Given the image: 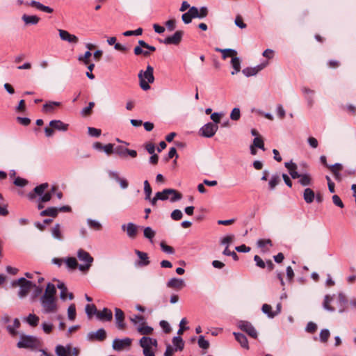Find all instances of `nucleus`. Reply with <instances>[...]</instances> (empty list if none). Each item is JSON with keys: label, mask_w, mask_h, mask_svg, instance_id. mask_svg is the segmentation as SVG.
<instances>
[{"label": "nucleus", "mask_w": 356, "mask_h": 356, "mask_svg": "<svg viewBox=\"0 0 356 356\" xmlns=\"http://www.w3.org/2000/svg\"><path fill=\"white\" fill-rule=\"evenodd\" d=\"M140 86L143 90L150 89L149 83L154 81V67L149 65L147 66L146 70H140L138 73Z\"/></svg>", "instance_id": "nucleus-1"}, {"label": "nucleus", "mask_w": 356, "mask_h": 356, "mask_svg": "<svg viewBox=\"0 0 356 356\" xmlns=\"http://www.w3.org/2000/svg\"><path fill=\"white\" fill-rule=\"evenodd\" d=\"M17 346L19 348L35 349L41 346V342L34 336L22 334L20 340L17 343Z\"/></svg>", "instance_id": "nucleus-2"}, {"label": "nucleus", "mask_w": 356, "mask_h": 356, "mask_svg": "<svg viewBox=\"0 0 356 356\" xmlns=\"http://www.w3.org/2000/svg\"><path fill=\"white\" fill-rule=\"evenodd\" d=\"M40 302L43 312L45 314L56 313L58 311V307L56 298L42 296Z\"/></svg>", "instance_id": "nucleus-3"}, {"label": "nucleus", "mask_w": 356, "mask_h": 356, "mask_svg": "<svg viewBox=\"0 0 356 356\" xmlns=\"http://www.w3.org/2000/svg\"><path fill=\"white\" fill-rule=\"evenodd\" d=\"M77 257L81 261L85 263V264L79 265V269L82 272L88 271L94 261L93 257L90 254L89 252L84 250L83 249H79L78 250Z\"/></svg>", "instance_id": "nucleus-4"}, {"label": "nucleus", "mask_w": 356, "mask_h": 356, "mask_svg": "<svg viewBox=\"0 0 356 356\" xmlns=\"http://www.w3.org/2000/svg\"><path fill=\"white\" fill-rule=\"evenodd\" d=\"M13 286H19L20 289L19 291V296L21 298L25 297L30 290L33 288V286H35V284H33L32 282L26 280L24 277H21L18 279L17 280H15L13 282Z\"/></svg>", "instance_id": "nucleus-5"}, {"label": "nucleus", "mask_w": 356, "mask_h": 356, "mask_svg": "<svg viewBox=\"0 0 356 356\" xmlns=\"http://www.w3.org/2000/svg\"><path fill=\"white\" fill-rule=\"evenodd\" d=\"M157 198L161 200H166L169 198V195H172L170 197L171 202L177 201L182 197V195L179 191L172 189V188H166L161 192H157L156 193Z\"/></svg>", "instance_id": "nucleus-6"}, {"label": "nucleus", "mask_w": 356, "mask_h": 356, "mask_svg": "<svg viewBox=\"0 0 356 356\" xmlns=\"http://www.w3.org/2000/svg\"><path fill=\"white\" fill-rule=\"evenodd\" d=\"M237 326L241 331L245 332L249 337L253 339L257 338V332L250 322L247 321H239L237 323Z\"/></svg>", "instance_id": "nucleus-7"}, {"label": "nucleus", "mask_w": 356, "mask_h": 356, "mask_svg": "<svg viewBox=\"0 0 356 356\" xmlns=\"http://www.w3.org/2000/svg\"><path fill=\"white\" fill-rule=\"evenodd\" d=\"M218 127L213 122H208L200 129V135L205 138H211L215 135Z\"/></svg>", "instance_id": "nucleus-8"}, {"label": "nucleus", "mask_w": 356, "mask_h": 356, "mask_svg": "<svg viewBox=\"0 0 356 356\" xmlns=\"http://www.w3.org/2000/svg\"><path fill=\"white\" fill-rule=\"evenodd\" d=\"M183 35V31H177L173 35L166 37L163 40H159V42L165 44L178 45L181 42Z\"/></svg>", "instance_id": "nucleus-9"}, {"label": "nucleus", "mask_w": 356, "mask_h": 356, "mask_svg": "<svg viewBox=\"0 0 356 356\" xmlns=\"http://www.w3.org/2000/svg\"><path fill=\"white\" fill-rule=\"evenodd\" d=\"M268 62L266 61V62L262 63L254 67H248L244 68L242 70V72L247 77L254 76L259 72H260L261 70L265 68L268 65Z\"/></svg>", "instance_id": "nucleus-10"}, {"label": "nucleus", "mask_w": 356, "mask_h": 356, "mask_svg": "<svg viewBox=\"0 0 356 356\" xmlns=\"http://www.w3.org/2000/svg\"><path fill=\"white\" fill-rule=\"evenodd\" d=\"M87 337L91 341H103L106 338V332L104 329L100 328L95 332H91L88 333Z\"/></svg>", "instance_id": "nucleus-11"}, {"label": "nucleus", "mask_w": 356, "mask_h": 356, "mask_svg": "<svg viewBox=\"0 0 356 356\" xmlns=\"http://www.w3.org/2000/svg\"><path fill=\"white\" fill-rule=\"evenodd\" d=\"M131 344V339L130 338H125L123 339H115L113 341V348L115 350L120 351L124 348L129 347Z\"/></svg>", "instance_id": "nucleus-12"}, {"label": "nucleus", "mask_w": 356, "mask_h": 356, "mask_svg": "<svg viewBox=\"0 0 356 356\" xmlns=\"http://www.w3.org/2000/svg\"><path fill=\"white\" fill-rule=\"evenodd\" d=\"M48 187V183H43L40 184L39 186H37L36 187L34 188L33 191L30 192L28 194L29 199L33 200L36 197L37 195L40 197L44 193V191L47 189Z\"/></svg>", "instance_id": "nucleus-13"}, {"label": "nucleus", "mask_w": 356, "mask_h": 356, "mask_svg": "<svg viewBox=\"0 0 356 356\" xmlns=\"http://www.w3.org/2000/svg\"><path fill=\"white\" fill-rule=\"evenodd\" d=\"M58 32L60 39L63 41L73 44H76L79 42V38L75 35L70 34L65 30L59 29Z\"/></svg>", "instance_id": "nucleus-14"}, {"label": "nucleus", "mask_w": 356, "mask_h": 356, "mask_svg": "<svg viewBox=\"0 0 356 356\" xmlns=\"http://www.w3.org/2000/svg\"><path fill=\"white\" fill-rule=\"evenodd\" d=\"M115 316L116 320L117 327L120 330H124L126 325L124 322V314L121 309L115 308Z\"/></svg>", "instance_id": "nucleus-15"}, {"label": "nucleus", "mask_w": 356, "mask_h": 356, "mask_svg": "<svg viewBox=\"0 0 356 356\" xmlns=\"http://www.w3.org/2000/svg\"><path fill=\"white\" fill-rule=\"evenodd\" d=\"M135 254L139 257L140 260L137 261L136 265L140 267L147 266L150 264L148 255L146 252L135 250Z\"/></svg>", "instance_id": "nucleus-16"}, {"label": "nucleus", "mask_w": 356, "mask_h": 356, "mask_svg": "<svg viewBox=\"0 0 356 356\" xmlns=\"http://www.w3.org/2000/svg\"><path fill=\"white\" fill-rule=\"evenodd\" d=\"M122 229L126 230L128 236L131 238H135L138 233V227L132 222H129L127 225H123Z\"/></svg>", "instance_id": "nucleus-17"}, {"label": "nucleus", "mask_w": 356, "mask_h": 356, "mask_svg": "<svg viewBox=\"0 0 356 356\" xmlns=\"http://www.w3.org/2000/svg\"><path fill=\"white\" fill-rule=\"evenodd\" d=\"M167 286L176 290H181L185 286V283L182 279L174 277L167 282Z\"/></svg>", "instance_id": "nucleus-18"}, {"label": "nucleus", "mask_w": 356, "mask_h": 356, "mask_svg": "<svg viewBox=\"0 0 356 356\" xmlns=\"http://www.w3.org/2000/svg\"><path fill=\"white\" fill-rule=\"evenodd\" d=\"M97 317L102 321H111L113 318V313L108 308H104L102 311L97 312Z\"/></svg>", "instance_id": "nucleus-19"}, {"label": "nucleus", "mask_w": 356, "mask_h": 356, "mask_svg": "<svg viewBox=\"0 0 356 356\" xmlns=\"http://www.w3.org/2000/svg\"><path fill=\"white\" fill-rule=\"evenodd\" d=\"M49 126L55 130L66 131L68 130L69 124H65L59 120H53L50 121Z\"/></svg>", "instance_id": "nucleus-20"}, {"label": "nucleus", "mask_w": 356, "mask_h": 356, "mask_svg": "<svg viewBox=\"0 0 356 356\" xmlns=\"http://www.w3.org/2000/svg\"><path fill=\"white\" fill-rule=\"evenodd\" d=\"M26 5L35 7V8L47 13H52L54 12L53 8L44 6L40 2L36 1L35 0H32L30 3H26Z\"/></svg>", "instance_id": "nucleus-21"}, {"label": "nucleus", "mask_w": 356, "mask_h": 356, "mask_svg": "<svg viewBox=\"0 0 356 356\" xmlns=\"http://www.w3.org/2000/svg\"><path fill=\"white\" fill-rule=\"evenodd\" d=\"M140 345L143 349L149 348L150 346H157V341L148 337H143L140 340Z\"/></svg>", "instance_id": "nucleus-22"}, {"label": "nucleus", "mask_w": 356, "mask_h": 356, "mask_svg": "<svg viewBox=\"0 0 356 356\" xmlns=\"http://www.w3.org/2000/svg\"><path fill=\"white\" fill-rule=\"evenodd\" d=\"M216 52L222 53V59H226L228 57L233 58L237 55V51L232 49H220L218 47L215 48Z\"/></svg>", "instance_id": "nucleus-23"}, {"label": "nucleus", "mask_w": 356, "mask_h": 356, "mask_svg": "<svg viewBox=\"0 0 356 356\" xmlns=\"http://www.w3.org/2000/svg\"><path fill=\"white\" fill-rule=\"evenodd\" d=\"M72 348L70 346L66 347L62 345H58L56 347L55 351L58 356H70Z\"/></svg>", "instance_id": "nucleus-24"}, {"label": "nucleus", "mask_w": 356, "mask_h": 356, "mask_svg": "<svg viewBox=\"0 0 356 356\" xmlns=\"http://www.w3.org/2000/svg\"><path fill=\"white\" fill-rule=\"evenodd\" d=\"M321 163L326 168H329L332 173L339 172L343 168L341 163H335L332 165H329L327 163L326 157H321Z\"/></svg>", "instance_id": "nucleus-25"}, {"label": "nucleus", "mask_w": 356, "mask_h": 356, "mask_svg": "<svg viewBox=\"0 0 356 356\" xmlns=\"http://www.w3.org/2000/svg\"><path fill=\"white\" fill-rule=\"evenodd\" d=\"M235 339L241 344V346L247 350L249 349V344L247 337L242 333L234 332Z\"/></svg>", "instance_id": "nucleus-26"}, {"label": "nucleus", "mask_w": 356, "mask_h": 356, "mask_svg": "<svg viewBox=\"0 0 356 356\" xmlns=\"http://www.w3.org/2000/svg\"><path fill=\"white\" fill-rule=\"evenodd\" d=\"M108 175L111 178L115 179L122 188H127L128 187L129 184L127 179L120 177L118 172L108 171Z\"/></svg>", "instance_id": "nucleus-27"}, {"label": "nucleus", "mask_w": 356, "mask_h": 356, "mask_svg": "<svg viewBox=\"0 0 356 356\" xmlns=\"http://www.w3.org/2000/svg\"><path fill=\"white\" fill-rule=\"evenodd\" d=\"M195 18L203 19L205 18L209 14V9L206 6H202L198 9L195 6H193Z\"/></svg>", "instance_id": "nucleus-28"}, {"label": "nucleus", "mask_w": 356, "mask_h": 356, "mask_svg": "<svg viewBox=\"0 0 356 356\" xmlns=\"http://www.w3.org/2000/svg\"><path fill=\"white\" fill-rule=\"evenodd\" d=\"M60 105L61 103L59 102H48L43 105L42 111L45 113H52L56 107H58Z\"/></svg>", "instance_id": "nucleus-29"}, {"label": "nucleus", "mask_w": 356, "mask_h": 356, "mask_svg": "<svg viewBox=\"0 0 356 356\" xmlns=\"http://www.w3.org/2000/svg\"><path fill=\"white\" fill-rule=\"evenodd\" d=\"M303 198L306 203L311 204L314 200L315 193L310 188H307L304 191Z\"/></svg>", "instance_id": "nucleus-30"}, {"label": "nucleus", "mask_w": 356, "mask_h": 356, "mask_svg": "<svg viewBox=\"0 0 356 356\" xmlns=\"http://www.w3.org/2000/svg\"><path fill=\"white\" fill-rule=\"evenodd\" d=\"M195 18L193 7L191 6L190 9L181 16L182 21L184 24H188L192 22V19Z\"/></svg>", "instance_id": "nucleus-31"}, {"label": "nucleus", "mask_w": 356, "mask_h": 356, "mask_svg": "<svg viewBox=\"0 0 356 356\" xmlns=\"http://www.w3.org/2000/svg\"><path fill=\"white\" fill-rule=\"evenodd\" d=\"M56 289L55 285L51 282H49L47 285L46 289L42 296L52 297V298H56Z\"/></svg>", "instance_id": "nucleus-32"}, {"label": "nucleus", "mask_w": 356, "mask_h": 356, "mask_svg": "<svg viewBox=\"0 0 356 356\" xmlns=\"http://www.w3.org/2000/svg\"><path fill=\"white\" fill-rule=\"evenodd\" d=\"M40 215L41 216H50L52 218H56L58 216L57 207H48L46 209L42 211Z\"/></svg>", "instance_id": "nucleus-33"}, {"label": "nucleus", "mask_w": 356, "mask_h": 356, "mask_svg": "<svg viewBox=\"0 0 356 356\" xmlns=\"http://www.w3.org/2000/svg\"><path fill=\"white\" fill-rule=\"evenodd\" d=\"M231 65L234 69V71H232L231 72V74L232 75H234L240 72V70H241V60L238 57H236V56H234L233 58H232Z\"/></svg>", "instance_id": "nucleus-34"}, {"label": "nucleus", "mask_w": 356, "mask_h": 356, "mask_svg": "<svg viewBox=\"0 0 356 356\" xmlns=\"http://www.w3.org/2000/svg\"><path fill=\"white\" fill-rule=\"evenodd\" d=\"M129 143H123V145H120L114 147L113 154L118 156H127V152L128 149L126 147Z\"/></svg>", "instance_id": "nucleus-35"}, {"label": "nucleus", "mask_w": 356, "mask_h": 356, "mask_svg": "<svg viewBox=\"0 0 356 356\" xmlns=\"http://www.w3.org/2000/svg\"><path fill=\"white\" fill-rule=\"evenodd\" d=\"M153 328L147 325L144 321L138 327V332L143 335L151 334L153 332Z\"/></svg>", "instance_id": "nucleus-36"}, {"label": "nucleus", "mask_w": 356, "mask_h": 356, "mask_svg": "<svg viewBox=\"0 0 356 356\" xmlns=\"http://www.w3.org/2000/svg\"><path fill=\"white\" fill-rule=\"evenodd\" d=\"M22 19L26 24H37L39 21L40 18L36 15H28L24 14L22 16Z\"/></svg>", "instance_id": "nucleus-37"}, {"label": "nucleus", "mask_w": 356, "mask_h": 356, "mask_svg": "<svg viewBox=\"0 0 356 356\" xmlns=\"http://www.w3.org/2000/svg\"><path fill=\"white\" fill-rule=\"evenodd\" d=\"M67 267L70 270H75L79 268V264L75 257H67L65 259Z\"/></svg>", "instance_id": "nucleus-38"}, {"label": "nucleus", "mask_w": 356, "mask_h": 356, "mask_svg": "<svg viewBox=\"0 0 356 356\" xmlns=\"http://www.w3.org/2000/svg\"><path fill=\"white\" fill-rule=\"evenodd\" d=\"M172 343L175 346V350L181 351L184 348V341L179 336L173 337Z\"/></svg>", "instance_id": "nucleus-39"}, {"label": "nucleus", "mask_w": 356, "mask_h": 356, "mask_svg": "<svg viewBox=\"0 0 356 356\" xmlns=\"http://www.w3.org/2000/svg\"><path fill=\"white\" fill-rule=\"evenodd\" d=\"M338 302L340 307L339 312H343L345 309V307H346V305L348 303V300L346 296L340 293L338 295Z\"/></svg>", "instance_id": "nucleus-40"}, {"label": "nucleus", "mask_w": 356, "mask_h": 356, "mask_svg": "<svg viewBox=\"0 0 356 356\" xmlns=\"http://www.w3.org/2000/svg\"><path fill=\"white\" fill-rule=\"evenodd\" d=\"M332 300V297L330 295H326L324 298V301L323 303V307L325 309L334 312L335 310L334 307L330 305V302Z\"/></svg>", "instance_id": "nucleus-41"}, {"label": "nucleus", "mask_w": 356, "mask_h": 356, "mask_svg": "<svg viewBox=\"0 0 356 356\" xmlns=\"http://www.w3.org/2000/svg\"><path fill=\"white\" fill-rule=\"evenodd\" d=\"M26 322L32 327H36L38 325L40 318L33 314H30L26 318Z\"/></svg>", "instance_id": "nucleus-42"}, {"label": "nucleus", "mask_w": 356, "mask_h": 356, "mask_svg": "<svg viewBox=\"0 0 356 356\" xmlns=\"http://www.w3.org/2000/svg\"><path fill=\"white\" fill-rule=\"evenodd\" d=\"M261 310L264 314H267L269 318H274L276 316V313H274L271 306L268 304H264Z\"/></svg>", "instance_id": "nucleus-43"}, {"label": "nucleus", "mask_w": 356, "mask_h": 356, "mask_svg": "<svg viewBox=\"0 0 356 356\" xmlns=\"http://www.w3.org/2000/svg\"><path fill=\"white\" fill-rule=\"evenodd\" d=\"M67 315L69 320L73 321L76 318V306L75 305L71 304L67 309Z\"/></svg>", "instance_id": "nucleus-44"}, {"label": "nucleus", "mask_w": 356, "mask_h": 356, "mask_svg": "<svg viewBox=\"0 0 356 356\" xmlns=\"http://www.w3.org/2000/svg\"><path fill=\"white\" fill-rule=\"evenodd\" d=\"M57 287L60 289V298L61 300H65L67 298V288L63 282L58 284Z\"/></svg>", "instance_id": "nucleus-45"}, {"label": "nucleus", "mask_w": 356, "mask_h": 356, "mask_svg": "<svg viewBox=\"0 0 356 356\" xmlns=\"http://www.w3.org/2000/svg\"><path fill=\"white\" fill-rule=\"evenodd\" d=\"M299 182L302 186H309L312 182L311 177L307 174L301 175L300 177Z\"/></svg>", "instance_id": "nucleus-46"}, {"label": "nucleus", "mask_w": 356, "mask_h": 356, "mask_svg": "<svg viewBox=\"0 0 356 356\" xmlns=\"http://www.w3.org/2000/svg\"><path fill=\"white\" fill-rule=\"evenodd\" d=\"M52 235L54 238L61 240L63 238V235L60 231V226L59 224H56L51 230Z\"/></svg>", "instance_id": "nucleus-47"}, {"label": "nucleus", "mask_w": 356, "mask_h": 356, "mask_svg": "<svg viewBox=\"0 0 356 356\" xmlns=\"http://www.w3.org/2000/svg\"><path fill=\"white\" fill-rule=\"evenodd\" d=\"M280 178L279 175H273L268 183L269 189L273 190L276 187V186L280 183Z\"/></svg>", "instance_id": "nucleus-48"}, {"label": "nucleus", "mask_w": 356, "mask_h": 356, "mask_svg": "<svg viewBox=\"0 0 356 356\" xmlns=\"http://www.w3.org/2000/svg\"><path fill=\"white\" fill-rule=\"evenodd\" d=\"M143 47H140V44L136 46L134 49V53L136 56L143 55L145 57H148L150 55L149 51H145L143 49Z\"/></svg>", "instance_id": "nucleus-49"}, {"label": "nucleus", "mask_w": 356, "mask_h": 356, "mask_svg": "<svg viewBox=\"0 0 356 356\" xmlns=\"http://www.w3.org/2000/svg\"><path fill=\"white\" fill-rule=\"evenodd\" d=\"M144 236L148 238L149 241H152L153 238L155 236V232L150 227H147L144 229L143 231Z\"/></svg>", "instance_id": "nucleus-50"}, {"label": "nucleus", "mask_w": 356, "mask_h": 356, "mask_svg": "<svg viewBox=\"0 0 356 356\" xmlns=\"http://www.w3.org/2000/svg\"><path fill=\"white\" fill-rule=\"evenodd\" d=\"M152 188L147 180L144 181V192L145 194V200H149L152 195Z\"/></svg>", "instance_id": "nucleus-51"}, {"label": "nucleus", "mask_w": 356, "mask_h": 356, "mask_svg": "<svg viewBox=\"0 0 356 356\" xmlns=\"http://www.w3.org/2000/svg\"><path fill=\"white\" fill-rule=\"evenodd\" d=\"M330 337V332L327 329H323L320 332V341L326 343Z\"/></svg>", "instance_id": "nucleus-52"}, {"label": "nucleus", "mask_w": 356, "mask_h": 356, "mask_svg": "<svg viewBox=\"0 0 356 356\" xmlns=\"http://www.w3.org/2000/svg\"><path fill=\"white\" fill-rule=\"evenodd\" d=\"M143 29L139 27L137 29L134 31H127L123 33V35L128 37V36H132V35H140L143 33Z\"/></svg>", "instance_id": "nucleus-53"}, {"label": "nucleus", "mask_w": 356, "mask_h": 356, "mask_svg": "<svg viewBox=\"0 0 356 356\" xmlns=\"http://www.w3.org/2000/svg\"><path fill=\"white\" fill-rule=\"evenodd\" d=\"M28 183H29L28 180H26V179L22 178L20 177H17L13 181V184L16 186H19V187H24L26 185H27Z\"/></svg>", "instance_id": "nucleus-54"}, {"label": "nucleus", "mask_w": 356, "mask_h": 356, "mask_svg": "<svg viewBox=\"0 0 356 356\" xmlns=\"http://www.w3.org/2000/svg\"><path fill=\"white\" fill-rule=\"evenodd\" d=\"M86 312L89 316H91L92 314L97 315V309L96 306L94 304L87 305L86 306Z\"/></svg>", "instance_id": "nucleus-55"}, {"label": "nucleus", "mask_w": 356, "mask_h": 356, "mask_svg": "<svg viewBox=\"0 0 356 356\" xmlns=\"http://www.w3.org/2000/svg\"><path fill=\"white\" fill-rule=\"evenodd\" d=\"M145 149L151 156H158L155 154V145L152 143H147L144 145Z\"/></svg>", "instance_id": "nucleus-56"}, {"label": "nucleus", "mask_w": 356, "mask_h": 356, "mask_svg": "<svg viewBox=\"0 0 356 356\" xmlns=\"http://www.w3.org/2000/svg\"><path fill=\"white\" fill-rule=\"evenodd\" d=\"M95 106V103L89 102L88 106L83 108L81 111V114L84 116L90 115L92 113V109Z\"/></svg>", "instance_id": "nucleus-57"}, {"label": "nucleus", "mask_w": 356, "mask_h": 356, "mask_svg": "<svg viewBox=\"0 0 356 356\" xmlns=\"http://www.w3.org/2000/svg\"><path fill=\"white\" fill-rule=\"evenodd\" d=\"M197 343L199 346L203 349H207L209 347V342L204 339V336H200Z\"/></svg>", "instance_id": "nucleus-58"}, {"label": "nucleus", "mask_w": 356, "mask_h": 356, "mask_svg": "<svg viewBox=\"0 0 356 356\" xmlns=\"http://www.w3.org/2000/svg\"><path fill=\"white\" fill-rule=\"evenodd\" d=\"M257 245L260 248L264 249L266 245L272 246L273 243L270 239H259L257 241Z\"/></svg>", "instance_id": "nucleus-59"}, {"label": "nucleus", "mask_w": 356, "mask_h": 356, "mask_svg": "<svg viewBox=\"0 0 356 356\" xmlns=\"http://www.w3.org/2000/svg\"><path fill=\"white\" fill-rule=\"evenodd\" d=\"M88 223L90 227L95 230H100L102 229L101 224L96 220L88 219Z\"/></svg>", "instance_id": "nucleus-60"}, {"label": "nucleus", "mask_w": 356, "mask_h": 356, "mask_svg": "<svg viewBox=\"0 0 356 356\" xmlns=\"http://www.w3.org/2000/svg\"><path fill=\"white\" fill-rule=\"evenodd\" d=\"M171 218L174 220H179L183 217V213L179 209H175L170 215Z\"/></svg>", "instance_id": "nucleus-61"}, {"label": "nucleus", "mask_w": 356, "mask_h": 356, "mask_svg": "<svg viewBox=\"0 0 356 356\" xmlns=\"http://www.w3.org/2000/svg\"><path fill=\"white\" fill-rule=\"evenodd\" d=\"M241 117V113L240 109L238 108H234L232 109L231 114H230V118L232 120H238Z\"/></svg>", "instance_id": "nucleus-62"}, {"label": "nucleus", "mask_w": 356, "mask_h": 356, "mask_svg": "<svg viewBox=\"0 0 356 356\" xmlns=\"http://www.w3.org/2000/svg\"><path fill=\"white\" fill-rule=\"evenodd\" d=\"M253 145L256 147L264 149V143L261 138H254L253 140Z\"/></svg>", "instance_id": "nucleus-63"}, {"label": "nucleus", "mask_w": 356, "mask_h": 356, "mask_svg": "<svg viewBox=\"0 0 356 356\" xmlns=\"http://www.w3.org/2000/svg\"><path fill=\"white\" fill-rule=\"evenodd\" d=\"M91 55V52L90 51H87L83 56H79V60L82 61L87 65L89 63V58H90Z\"/></svg>", "instance_id": "nucleus-64"}]
</instances>
